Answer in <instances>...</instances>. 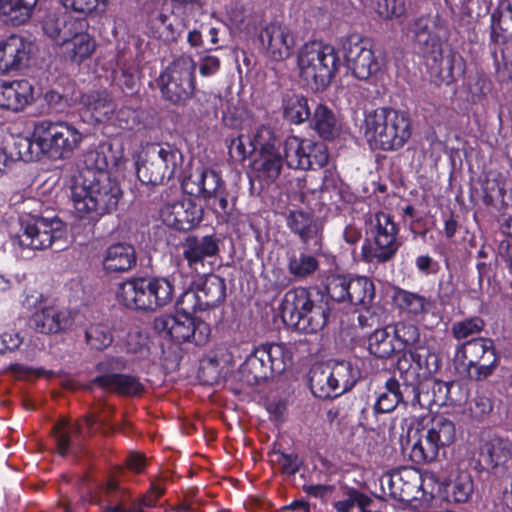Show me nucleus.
<instances>
[{
	"instance_id": "obj_15",
	"label": "nucleus",
	"mask_w": 512,
	"mask_h": 512,
	"mask_svg": "<svg viewBox=\"0 0 512 512\" xmlns=\"http://www.w3.org/2000/svg\"><path fill=\"white\" fill-rule=\"evenodd\" d=\"M130 298L138 310L153 311L169 304L173 299L174 287L165 278L135 279L130 281Z\"/></svg>"
},
{
	"instance_id": "obj_47",
	"label": "nucleus",
	"mask_w": 512,
	"mask_h": 512,
	"mask_svg": "<svg viewBox=\"0 0 512 512\" xmlns=\"http://www.w3.org/2000/svg\"><path fill=\"white\" fill-rule=\"evenodd\" d=\"M372 503L369 496L352 489L345 499L335 502L334 507L338 512H380L370 509Z\"/></svg>"
},
{
	"instance_id": "obj_6",
	"label": "nucleus",
	"mask_w": 512,
	"mask_h": 512,
	"mask_svg": "<svg viewBox=\"0 0 512 512\" xmlns=\"http://www.w3.org/2000/svg\"><path fill=\"white\" fill-rule=\"evenodd\" d=\"M368 237L362 245V259L381 264L392 260L401 246L398 228L391 216L384 212L371 215L367 221Z\"/></svg>"
},
{
	"instance_id": "obj_25",
	"label": "nucleus",
	"mask_w": 512,
	"mask_h": 512,
	"mask_svg": "<svg viewBox=\"0 0 512 512\" xmlns=\"http://www.w3.org/2000/svg\"><path fill=\"white\" fill-rule=\"evenodd\" d=\"M32 100L33 86L28 80H0V108L18 112Z\"/></svg>"
},
{
	"instance_id": "obj_36",
	"label": "nucleus",
	"mask_w": 512,
	"mask_h": 512,
	"mask_svg": "<svg viewBox=\"0 0 512 512\" xmlns=\"http://www.w3.org/2000/svg\"><path fill=\"white\" fill-rule=\"evenodd\" d=\"M311 117L313 129L323 139H333L340 132V125L334 113L325 105L318 104Z\"/></svg>"
},
{
	"instance_id": "obj_12",
	"label": "nucleus",
	"mask_w": 512,
	"mask_h": 512,
	"mask_svg": "<svg viewBox=\"0 0 512 512\" xmlns=\"http://www.w3.org/2000/svg\"><path fill=\"white\" fill-rule=\"evenodd\" d=\"M284 159L291 169H317L325 166L329 159L327 147L321 142L288 136L283 143Z\"/></svg>"
},
{
	"instance_id": "obj_50",
	"label": "nucleus",
	"mask_w": 512,
	"mask_h": 512,
	"mask_svg": "<svg viewBox=\"0 0 512 512\" xmlns=\"http://www.w3.org/2000/svg\"><path fill=\"white\" fill-rule=\"evenodd\" d=\"M396 300L401 309L413 316L427 313L430 306V301L426 297L406 290H400Z\"/></svg>"
},
{
	"instance_id": "obj_63",
	"label": "nucleus",
	"mask_w": 512,
	"mask_h": 512,
	"mask_svg": "<svg viewBox=\"0 0 512 512\" xmlns=\"http://www.w3.org/2000/svg\"><path fill=\"white\" fill-rule=\"evenodd\" d=\"M253 140L249 136L240 135L233 139L229 145V153L238 159H245L255 152Z\"/></svg>"
},
{
	"instance_id": "obj_53",
	"label": "nucleus",
	"mask_w": 512,
	"mask_h": 512,
	"mask_svg": "<svg viewBox=\"0 0 512 512\" xmlns=\"http://www.w3.org/2000/svg\"><path fill=\"white\" fill-rule=\"evenodd\" d=\"M81 427L78 424H69L66 420H61L53 426V433L57 444L58 453L66 455L72 435L80 433Z\"/></svg>"
},
{
	"instance_id": "obj_59",
	"label": "nucleus",
	"mask_w": 512,
	"mask_h": 512,
	"mask_svg": "<svg viewBox=\"0 0 512 512\" xmlns=\"http://www.w3.org/2000/svg\"><path fill=\"white\" fill-rule=\"evenodd\" d=\"M228 191L226 186L215 193L204 198L207 206L217 215L226 218L230 215L232 206L228 200Z\"/></svg>"
},
{
	"instance_id": "obj_18",
	"label": "nucleus",
	"mask_w": 512,
	"mask_h": 512,
	"mask_svg": "<svg viewBox=\"0 0 512 512\" xmlns=\"http://www.w3.org/2000/svg\"><path fill=\"white\" fill-rule=\"evenodd\" d=\"M164 224L179 231H189L203 220V209L191 198L166 203L160 210Z\"/></svg>"
},
{
	"instance_id": "obj_23",
	"label": "nucleus",
	"mask_w": 512,
	"mask_h": 512,
	"mask_svg": "<svg viewBox=\"0 0 512 512\" xmlns=\"http://www.w3.org/2000/svg\"><path fill=\"white\" fill-rule=\"evenodd\" d=\"M480 457L494 474L502 475L512 466V442L492 437L482 444Z\"/></svg>"
},
{
	"instance_id": "obj_2",
	"label": "nucleus",
	"mask_w": 512,
	"mask_h": 512,
	"mask_svg": "<svg viewBox=\"0 0 512 512\" xmlns=\"http://www.w3.org/2000/svg\"><path fill=\"white\" fill-rule=\"evenodd\" d=\"M364 137L372 149L397 150L411 137V122L402 111L380 107L365 115Z\"/></svg>"
},
{
	"instance_id": "obj_11",
	"label": "nucleus",
	"mask_w": 512,
	"mask_h": 512,
	"mask_svg": "<svg viewBox=\"0 0 512 512\" xmlns=\"http://www.w3.org/2000/svg\"><path fill=\"white\" fill-rule=\"evenodd\" d=\"M154 329L159 334L176 342L192 341L196 345L205 344L210 337V326L185 314L160 315L154 320Z\"/></svg>"
},
{
	"instance_id": "obj_61",
	"label": "nucleus",
	"mask_w": 512,
	"mask_h": 512,
	"mask_svg": "<svg viewBox=\"0 0 512 512\" xmlns=\"http://www.w3.org/2000/svg\"><path fill=\"white\" fill-rule=\"evenodd\" d=\"M62 5L73 12L88 15L106 6V0H61Z\"/></svg>"
},
{
	"instance_id": "obj_57",
	"label": "nucleus",
	"mask_w": 512,
	"mask_h": 512,
	"mask_svg": "<svg viewBox=\"0 0 512 512\" xmlns=\"http://www.w3.org/2000/svg\"><path fill=\"white\" fill-rule=\"evenodd\" d=\"M151 340L144 327H135L130 331V352L134 353L137 358H146L150 355Z\"/></svg>"
},
{
	"instance_id": "obj_41",
	"label": "nucleus",
	"mask_w": 512,
	"mask_h": 512,
	"mask_svg": "<svg viewBox=\"0 0 512 512\" xmlns=\"http://www.w3.org/2000/svg\"><path fill=\"white\" fill-rule=\"evenodd\" d=\"M391 330L399 351L408 348L410 353L426 343L425 339L421 338L418 327L412 323L401 321L396 323Z\"/></svg>"
},
{
	"instance_id": "obj_8",
	"label": "nucleus",
	"mask_w": 512,
	"mask_h": 512,
	"mask_svg": "<svg viewBox=\"0 0 512 512\" xmlns=\"http://www.w3.org/2000/svg\"><path fill=\"white\" fill-rule=\"evenodd\" d=\"M417 434L418 438L411 447L410 459L416 464H424L434 461L442 448L454 442L456 429L451 420L436 416L426 427L419 429Z\"/></svg>"
},
{
	"instance_id": "obj_27",
	"label": "nucleus",
	"mask_w": 512,
	"mask_h": 512,
	"mask_svg": "<svg viewBox=\"0 0 512 512\" xmlns=\"http://www.w3.org/2000/svg\"><path fill=\"white\" fill-rule=\"evenodd\" d=\"M125 367V362L119 359H111L99 363L97 370L101 374L93 379V383L103 389L117 392L121 395H127L128 377L121 373Z\"/></svg>"
},
{
	"instance_id": "obj_48",
	"label": "nucleus",
	"mask_w": 512,
	"mask_h": 512,
	"mask_svg": "<svg viewBox=\"0 0 512 512\" xmlns=\"http://www.w3.org/2000/svg\"><path fill=\"white\" fill-rule=\"evenodd\" d=\"M474 491L472 477L467 471H460L448 485V492L454 502H467Z\"/></svg>"
},
{
	"instance_id": "obj_37",
	"label": "nucleus",
	"mask_w": 512,
	"mask_h": 512,
	"mask_svg": "<svg viewBox=\"0 0 512 512\" xmlns=\"http://www.w3.org/2000/svg\"><path fill=\"white\" fill-rule=\"evenodd\" d=\"M38 0H0V14L13 25L26 23L32 16Z\"/></svg>"
},
{
	"instance_id": "obj_3",
	"label": "nucleus",
	"mask_w": 512,
	"mask_h": 512,
	"mask_svg": "<svg viewBox=\"0 0 512 512\" xmlns=\"http://www.w3.org/2000/svg\"><path fill=\"white\" fill-rule=\"evenodd\" d=\"M296 63L302 84L312 91H321L331 83L340 59L332 45L309 41L298 49Z\"/></svg>"
},
{
	"instance_id": "obj_24",
	"label": "nucleus",
	"mask_w": 512,
	"mask_h": 512,
	"mask_svg": "<svg viewBox=\"0 0 512 512\" xmlns=\"http://www.w3.org/2000/svg\"><path fill=\"white\" fill-rule=\"evenodd\" d=\"M220 240L215 235L188 236L183 245V257L190 268L198 271L204 268L207 258L219 253Z\"/></svg>"
},
{
	"instance_id": "obj_9",
	"label": "nucleus",
	"mask_w": 512,
	"mask_h": 512,
	"mask_svg": "<svg viewBox=\"0 0 512 512\" xmlns=\"http://www.w3.org/2000/svg\"><path fill=\"white\" fill-rule=\"evenodd\" d=\"M497 355L493 341L489 338H474L456 347L454 362L475 380L489 377L497 366Z\"/></svg>"
},
{
	"instance_id": "obj_42",
	"label": "nucleus",
	"mask_w": 512,
	"mask_h": 512,
	"mask_svg": "<svg viewBox=\"0 0 512 512\" xmlns=\"http://www.w3.org/2000/svg\"><path fill=\"white\" fill-rule=\"evenodd\" d=\"M368 349L378 358H389L399 351L391 327L376 330L369 337Z\"/></svg>"
},
{
	"instance_id": "obj_38",
	"label": "nucleus",
	"mask_w": 512,
	"mask_h": 512,
	"mask_svg": "<svg viewBox=\"0 0 512 512\" xmlns=\"http://www.w3.org/2000/svg\"><path fill=\"white\" fill-rule=\"evenodd\" d=\"M68 17L65 14L49 13L43 21V30L47 36L53 39L58 45H65L72 36L70 28L75 22L71 20L69 25Z\"/></svg>"
},
{
	"instance_id": "obj_1",
	"label": "nucleus",
	"mask_w": 512,
	"mask_h": 512,
	"mask_svg": "<svg viewBox=\"0 0 512 512\" xmlns=\"http://www.w3.org/2000/svg\"><path fill=\"white\" fill-rule=\"evenodd\" d=\"M87 178L86 181H74L71 198L79 217L95 222L116 209L123 191L109 174H101L100 178L88 175Z\"/></svg>"
},
{
	"instance_id": "obj_30",
	"label": "nucleus",
	"mask_w": 512,
	"mask_h": 512,
	"mask_svg": "<svg viewBox=\"0 0 512 512\" xmlns=\"http://www.w3.org/2000/svg\"><path fill=\"white\" fill-rule=\"evenodd\" d=\"M69 324L68 313L53 306L36 311L29 320L30 327L42 334L59 333Z\"/></svg>"
},
{
	"instance_id": "obj_54",
	"label": "nucleus",
	"mask_w": 512,
	"mask_h": 512,
	"mask_svg": "<svg viewBox=\"0 0 512 512\" xmlns=\"http://www.w3.org/2000/svg\"><path fill=\"white\" fill-rule=\"evenodd\" d=\"M493 32H504L512 35V0L501 3L491 14Z\"/></svg>"
},
{
	"instance_id": "obj_56",
	"label": "nucleus",
	"mask_w": 512,
	"mask_h": 512,
	"mask_svg": "<svg viewBox=\"0 0 512 512\" xmlns=\"http://www.w3.org/2000/svg\"><path fill=\"white\" fill-rule=\"evenodd\" d=\"M484 327V320L474 316L455 322L452 325L451 333L455 339L463 340L479 334Z\"/></svg>"
},
{
	"instance_id": "obj_10",
	"label": "nucleus",
	"mask_w": 512,
	"mask_h": 512,
	"mask_svg": "<svg viewBox=\"0 0 512 512\" xmlns=\"http://www.w3.org/2000/svg\"><path fill=\"white\" fill-rule=\"evenodd\" d=\"M196 63L182 55L175 59L159 76V87L163 97L172 103L189 99L195 90L194 72Z\"/></svg>"
},
{
	"instance_id": "obj_45",
	"label": "nucleus",
	"mask_w": 512,
	"mask_h": 512,
	"mask_svg": "<svg viewBox=\"0 0 512 512\" xmlns=\"http://www.w3.org/2000/svg\"><path fill=\"white\" fill-rule=\"evenodd\" d=\"M288 272L295 279H304L314 274L319 268V261L315 255L301 252L293 254L288 259Z\"/></svg>"
},
{
	"instance_id": "obj_31",
	"label": "nucleus",
	"mask_w": 512,
	"mask_h": 512,
	"mask_svg": "<svg viewBox=\"0 0 512 512\" xmlns=\"http://www.w3.org/2000/svg\"><path fill=\"white\" fill-rule=\"evenodd\" d=\"M411 388H406L404 391L400 389L399 381L395 378H389L385 382L384 391L380 392L374 405L373 411L375 414L390 413L399 403H410Z\"/></svg>"
},
{
	"instance_id": "obj_51",
	"label": "nucleus",
	"mask_w": 512,
	"mask_h": 512,
	"mask_svg": "<svg viewBox=\"0 0 512 512\" xmlns=\"http://www.w3.org/2000/svg\"><path fill=\"white\" fill-rule=\"evenodd\" d=\"M65 45L69 46L71 51L72 60L75 62H81L84 59L91 56L95 49V42L87 33H77L72 31V36L68 43Z\"/></svg>"
},
{
	"instance_id": "obj_16",
	"label": "nucleus",
	"mask_w": 512,
	"mask_h": 512,
	"mask_svg": "<svg viewBox=\"0 0 512 512\" xmlns=\"http://www.w3.org/2000/svg\"><path fill=\"white\" fill-rule=\"evenodd\" d=\"M409 357L410 360L404 355L399 359L397 366L403 385L407 389L422 383L423 379L439 369V358L426 347V343L412 350Z\"/></svg>"
},
{
	"instance_id": "obj_44",
	"label": "nucleus",
	"mask_w": 512,
	"mask_h": 512,
	"mask_svg": "<svg viewBox=\"0 0 512 512\" xmlns=\"http://www.w3.org/2000/svg\"><path fill=\"white\" fill-rule=\"evenodd\" d=\"M103 267L110 277L128 270V248L124 243L109 246L103 258Z\"/></svg>"
},
{
	"instance_id": "obj_5",
	"label": "nucleus",
	"mask_w": 512,
	"mask_h": 512,
	"mask_svg": "<svg viewBox=\"0 0 512 512\" xmlns=\"http://www.w3.org/2000/svg\"><path fill=\"white\" fill-rule=\"evenodd\" d=\"M33 139L42 155L58 160L70 158L79 148L83 135L68 122L43 119L34 123Z\"/></svg>"
},
{
	"instance_id": "obj_43",
	"label": "nucleus",
	"mask_w": 512,
	"mask_h": 512,
	"mask_svg": "<svg viewBox=\"0 0 512 512\" xmlns=\"http://www.w3.org/2000/svg\"><path fill=\"white\" fill-rule=\"evenodd\" d=\"M330 377L338 395L350 390L360 377V372L349 362H338L330 370Z\"/></svg>"
},
{
	"instance_id": "obj_40",
	"label": "nucleus",
	"mask_w": 512,
	"mask_h": 512,
	"mask_svg": "<svg viewBox=\"0 0 512 512\" xmlns=\"http://www.w3.org/2000/svg\"><path fill=\"white\" fill-rule=\"evenodd\" d=\"M108 162L105 154L98 150H88L83 154L82 165L74 181H86L87 176L100 178L101 174H108Z\"/></svg>"
},
{
	"instance_id": "obj_33",
	"label": "nucleus",
	"mask_w": 512,
	"mask_h": 512,
	"mask_svg": "<svg viewBox=\"0 0 512 512\" xmlns=\"http://www.w3.org/2000/svg\"><path fill=\"white\" fill-rule=\"evenodd\" d=\"M198 297L205 310L222 303L226 296V284L223 278L210 274L206 276L197 288Z\"/></svg>"
},
{
	"instance_id": "obj_52",
	"label": "nucleus",
	"mask_w": 512,
	"mask_h": 512,
	"mask_svg": "<svg viewBox=\"0 0 512 512\" xmlns=\"http://www.w3.org/2000/svg\"><path fill=\"white\" fill-rule=\"evenodd\" d=\"M242 369L252 375L255 382L267 379L273 374L264 357H260V349L257 347L246 358Z\"/></svg>"
},
{
	"instance_id": "obj_64",
	"label": "nucleus",
	"mask_w": 512,
	"mask_h": 512,
	"mask_svg": "<svg viewBox=\"0 0 512 512\" xmlns=\"http://www.w3.org/2000/svg\"><path fill=\"white\" fill-rule=\"evenodd\" d=\"M43 98L49 109L54 113H62L70 106L68 96L56 89L45 92Z\"/></svg>"
},
{
	"instance_id": "obj_19",
	"label": "nucleus",
	"mask_w": 512,
	"mask_h": 512,
	"mask_svg": "<svg viewBox=\"0 0 512 512\" xmlns=\"http://www.w3.org/2000/svg\"><path fill=\"white\" fill-rule=\"evenodd\" d=\"M380 483L383 491L392 498L408 502L418 497L422 476L418 470L404 467L383 475Z\"/></svg>"
},
{
	"instance_id": "obj_58",
	"label": "nucleus",
	"mask_w": 512,
	"mask_h": 512,
	"mask_svg": "<svg viewBox=\"0 0 512 512\" xmlns=\"http://www.w3.org/2000/svg\"><path fill=\"white\" fill-rule=\"evenodd\" d=\"M87 344L96 350H103L112 343V335L107 326L102 324L91 325L86 330Z\"/></svg>"
},
{
	"instance_id": "obj_55",
	"label": "nucleus",
	"mask_w": 512,
	"mask_h": 512,
	"mask_svg": "<svg viewBox=\"0 0 512 512\" xmlns=\"http://www.w3.org/2000/svg\"><path fill=\"white\" fill-rule=\"evenodd\" d=\"M252 140L255 150L259 153L280 149V139L269 126L262 125L258 127L252 136Z\"/></svg>"
},
{
	"instance_id": "obj_46",
	"label": "nucleus",
	"mask_w": 512,
	"mask_h": 512,
	"mask_svg": "<svg viewBox=\"0 0 512 512\" xmlns=\"http://www.w3.org/2000/svg\"><path fill=\"white\" fill-rule=\"evenodd\" d=\"M41 154L42 151L36 146L32 135L31 138L22 137L15 139L10 147L8 157L9 162L16 160L30 162L38 159Z\"/></svg>"
},
{
	"instance_id": "obj_17",
	"label": "nucleus",
	"mask_w": 512,
	"mask_h": 512,
	"mask_svg": "<svg viewBox=\"0 0 512 512\" xmlns=\"http://www.w3.org/2000/svg\"><path fill=\"white\" fill-rule=\"evenodd\" d=\"M435 21L430 16H420L412 20L406 28V37L415 45L427 60L436 66L442 61L441 43L435 32Z\"/></svg>"
},
{
	"instance_id": "obj_32",
	"label": "nucleus",
	"mask_w": 512,
	"mask_h": 512,
	"mask_svg": "<svg viewBox=\"0 0 512 512\" xmlns=\"http://www.w3.org/2000/svg\"><path fill=\"white\" fill-rule=\"evenodd\" d=\"M284 160L280 149L265 151L258 153L253 162V168L258 178L266 182H273L280 176Z\"/></svg>"
},
{
	"instance_id": "obj_28",
	"label": "nucleus",
	"mask_w": 512,
	"mask_h": 512,
	"mask_svg": "<svg viewBox=\"0 0 512 512\" xmlns=\"http://www.w3.org/2000/svg\"><path fill=\"white\" fill-rule=\"evenodd\" d=\"M27 59V45L22 37L11 35L0 40V74L19 70Z\"/></svg>"
},
{
	"instance_id": "obj_49",
	"label": "nucleus",
	"mask_w": 512,
	"mask_h": 512,
	"mask_svg": "<svg viewBox=\"0 0 512 512\" xmlns=\"http://www.w3.org/2000/svg\"><path fill=\"white\" fill-rule=\"evenodd\" d=\"M310 387L312 393L318 398L326 399L339 396L330 377V371L313 370L310 377Z\"/></svg>"
},
{
	"instance_id": "obj_21",
	"label": "nucleus",
	"mask_w": 512,
	"mask_h": 512,
	"mask_svg": "<svg viewBox=\"0 0 512 512\" xmlns=\"http://www.w3.org/2000/svg\"><path fill=\"white\" fill-rule=\"evenodd\" d=\"M148 153L156 155L154 159L157 163L156 169L151 170L149 177L144 175L145 180L151 181L152 185L173 178L183 161L180 150L170 144L151 145L148 147Z\"/></svg>"
},
{
	"instance_id": "obj_34",
	"label": "nucleus",
	"mask_w": 512,
	"mask_h": 512,
	"mask_svg": "<svg viewBox=\"0 0 512 512\" xmlns=\"http://www.w3.org/2000/svg\"><path fill=\"white\" fill-rule=\"evenodd\" d=\"M81 102L98 122L109 119L115 110V104L106 91H90L82 95Z\"/></svg>"
},
{
	"instance_id": "obj_14",
	"label": "nucleus",
	"mask_w": 512,
	"mask_h": 512,
	"mask_svg": "<svg viewBox=\"0 0 512 512\" xmlns=\"http://www.w3.org/2000/svg\"><path fill=\"white\" fill-rule=\"evenodd\" d=\"M342 50L347 67L356 78L367 80L380 71L382 63L370 40L351 35L344 41Z\"/></svg>"
},
{
	"instance_id": "obj_7",
	"label": "nucleus",
	"mask_w": 512,
	"mask_h": 512,
	"mask_svg": "<svg viewBox=\"0 0 512 512\" xmlns=\"http://www.w3.org/2000/svg\"><path fill=\"white\" fill-rule=\"evenodd\" d=\"M64 235L65 225L59 218L31 216L20 219V229L10 239L16 250H44Z\"/></svg>"
},
{
	"instance_id": "obj_62",
	"label": "nucleus",
	"mask_w": 512,
	"mask_h": 512,
	"mask_svg": "<svg viewBox=\"0 0 512 512\" xmlns=\"http://www.w3.org/2000/svg\"><path fill=\"white\" fill-rule=\"evenodd\" d=\"M378 14L386 19L398 18L406 12L405 0H379L377 3Z\"/></svg>"
},
{
	"instance_id": "obj_4",
	"label": "nucleus",
	"mask_w": 512,
	"mask_h": 512,
	"mask_svg": "<svg viewBox=\"0 0 512 512\" xmlns=\"http://www.w3.org/2000/svg\"><path fill=\"white\" fill-rule=\"evenodd\" d=\"M280 315L282 321L303 333H316L327 323V304L315 303L304 288L287 291L281 301Z\"/></svg>"
},
{
	"instance_id": "obj_26",
	"label": "nucleus",
	"mask_w": 512,
	"mask_h": 512,
	"mask_svg": "<svg viewBox=\"0 0 512 512\" xmlns=\"http://www.w3.org/2000/svg\"><path fill=\"white\" fill-rule=\"evenodd\" d=\"M450 385L443 381L428 380L411 387L410 405L429 408L432 405L444 406L450 401Z\"/></svg>"
},
{
	"instance_id": "obj_39",
	"label": "nucleus",
	"mask_w": 512,
	"mask_h": 512,
	"mask_svg": "<svg viewBox=\"0 0 512 512\" xmlns=\"http://www.w3.org/2000/svg\"><path fill=\"white\" fill-rule=\"evenodd\" d=\"M273 374L283 372L292 361V352L285 344L270 343L258 347Z\"/></svg>"
},
{
	"instance_id": "obj_60",
	"label": "nucleus",
	"mask_w": 512,
	"mask_h": 512,
	"mask_svg": "<svg viewBox=\"0 0 512 512\" xmlns=\"http://www.w3.org/2000/svg\"><path fill=\"white\" fill-rule=\"evenodd\" d=\"M179 314L191 316L196 311L205 310L202 301L198 297V291L188 290L181 294L176 303Z\"/></svg>"
},
{
	"instance_id": "obj_29",
	"label": "nucleus",
	"mask_w": 512,
	"mask_h": 512,
	"mask_svg": "<svg viewBox=\"0 0 512 512\" xmlns=\"http://www.w3.org/2000/svg\"><path fill=\"white\" fill-rule=\"evenodd\" d=\"M182 185L189 194L201 196L203 199L226 186L215 170L205 168L195 170Z\"/></svg>"
},
{
	"instance_id": "obj_35",
	"label": "nucleus",
	"mask_w": 512,
	"mask_h": 512,
	"mask_svg": "<svg viewBox=\"0 0 512 512\" xmlns=\"http://www.w3.org/2000/svg\"><path fill=\"white\" fill-rule=\"evenodd\" d=\"M284 118L293 124H302L311 116L308 99L297 93H286L282 99Z\"/></svg>"
},
{
	"instance_id": "obj_22",
	"label": "nucleus",
	"mask_w": 512,
	"mask_h": 512,
	"mask_svg": "<svg viewBox=\"0 0 512 512\" xmlns=\"http://www.w3.org/2000/svg\"><path fill=\"white\" fill-rule=\"evenodd\" d=\"M287 226L298 235L303 244L314 253L322 249L321 227L309 212L291 210L287 215Z\"/></svg>"
},
{
	"instance_id": "obj_13",
	"label": "nucleus",
	"mask_w": 512,
	"mask_h": 512,
	"mask_svg": "<svg viewBox=\"0 0 512 512\" xmlns=\"http://www.w3.org/2000/svg\"><path fill=\"white\" fill-rule=\"evenodd\" d=\"M327 294L336 302H347L367 308L375 296L373 282L367 277L332 275L327 279Z\"/></svg>"
},
{
	"instance_id": "obj_20",
	"label": "nucleus",
	"mask_w": 512,
	"mask_h": 512,
	"mask_svg": "<svg viewBox=\"0 0 512 512\" xmlns=\"http://www.w3.org/2000/svg\"><path fill=\"white\" fill-rule=\"evenodd\" d=\"M259 40L266 55L274 61L289 58L296 44L290 27L278 22L263 27L259 33Z\"/></svg>"
}]
</instances>
